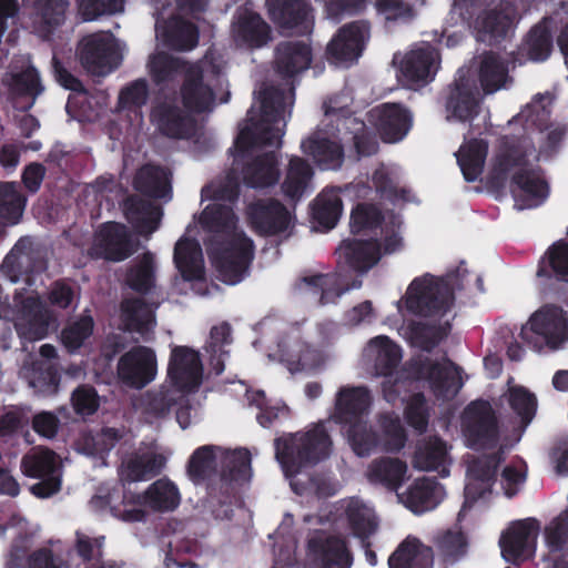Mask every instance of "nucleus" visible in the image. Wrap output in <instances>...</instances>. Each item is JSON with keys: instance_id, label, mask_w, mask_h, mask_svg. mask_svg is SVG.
<instances>
[{"instance_id": "f257e3e1", "label": "nucleus", "mask_w": 568, "mask_h": 568, "mask_svg": "<svg viewBox=\"0 0 568 568\" xmlns=\"http://www.w3.org/2000/svg\"><path fill=\"white\" fill-rule=\"evenodd\" d=\"M233 212L223 204H210L200 215V224L211 235L204 244L220 278L226 284L243 280L253 258L255 245L244 232L231 233Z\"/></svg>"}, {"instance_id": "f03ea898", "label": "nucleus", "mask_w": 568, "mask_h": 568, "mask_svg": "<svg viewBox=\"0 0 568 568\" xmlns=\"http://www.w3.org/2000/svg\"><path fill=\"white\" fill-rule=\"evenodd\" d=\"M286 99L285 90L278 85H265L260 90V116L255 115L253 108L248 110L250 124L240 130L234 141L235 159L257 146H281L284 132L275 124L284 120Z\"/></svg>"}, {"instance_id": "7ed1b4c3", "label": "nucleus", "mask_w": 568, "mask_h": 568, "mask_svg": "<svg viewBox=\"0 0 568 568\" xmlns=\"http://www.w3.org/2000/svg\"><path fill=\"white\" fill-rule=\"evenodd\" d=\"M275 458L285 476L293 477L304 467L313 466L329 456L332 440L326 428L284 434L275 438Z\"/></svg>"}, {"instance_id": "20e7f679", "label": "nucleus", "mask_w": 568, "mask_h": 568, "mask_svg": "<svg viewBox=\"0 0 568 568\" xmlns=\"http://www.w3.org/2000/svg\"><path fill=\"white\" fill-rule=\"evenodd\" d=\"M458 273L459 270L442 278L432 275L414 278L406 292V310L425 317L444 315L454 302L453 285Z\"/></svg>"}, {"instance_id": "39448f33", "label": "nucleus", "mask_w": 568, "mask_h": 568, "mask_svg": "<svg viewBox=\"0 0 568 568\" xmlns=\"http://www.w3.org/2000/svg\"><path fill=\"white\" fill-rule=\"evenodd\" d=\"M520 337L527 344L541 348H559L568 339L567 313L557 305L546 304L531 314L521 327Z\"/></svg>"}, {"instance_id": "423d86ee", "label": "nucleus", "mask_w": 568, "mask_h": 568, "mask_svg": "<svg viewBox=\"0 0 568 568\" xmlns=\"http://www.w3.org/2000/svg\"><path fill=\"white\" fill-rule=\"evenodd\" d=\"M535 153V145L529 139L516 135L501 136L487 179L488 185L496 190L504 189L509 173L515 169L517 171L529 168V158H538Z\"/></svg>"}, {"instance_id": "0eeeda50", "label": "nucleus", "mask_w": 568, "mask_h": 568, "mask_svg": "<svg viewBox=\"0 0 568 568\" xmlns=\"http://www.w3.org/2000/svg\"><path fill=\"white\" fill-rule=\"evenodd\" d=\"M14 327L27 341H40L48 336L53 315L36 292L16 291L13 295Z\"/></svg>"}, {"instance_id": "6e6552de", "label": "nucleus", "mask_w": 568, "mask_h": 568, "mask_svg": "<svg viewBox=\"0 0 568 568\" xmlns=\"http://www.w3.org/2000/svg\"><path fill=\"white\" fill-rule=\"evenodd\" d=\"M151 118L158 131L170 139L187 140L196 132L194 115L179 104L178 93L159 94Z\"/></svg>"}, {"instance_id": "1a4fd4ad", "label": "nucleus", "mask_w": 568, "mask_h": 568, "mask_svg": "<svg viewBox=\"0 0 568 568\" xmlns=\"http://www.w3.org/2000/svg\"><path fill=\"white\" fill-rule=\"evenodd\" d=\"M373 406V395L365 385L338 388L329 420L339 426H366Z\"/></svg>"}, {"instance_id": "9d476101", "label": "nucleus", "mask_w": 568, "mask_h": 568, "mask_svg": "<svg viewBox=\"0 0 568 568\" xmlns=\"http://www.w3.org/2000/svg\"><path fill=\"white\" fill-rule=\"evenodd\" d=\"M138 247L139 241L124 224L105 222L95 231L93 244L88 253L92 258L122 262L132 256Z\"/></svg>"}, {"instance_id": "9b49d317", "label": "nucleus", "mask_w": 568, "mask_h": 568, "mask_svg": "<svg viewBox=\"0 0 568 568\" xmlns=\"http://www.w3.org/2000/svg\"><path fill=\"white\" fill-rule=\"evenodd\" d=\"M371 38V23L355 20L345 23L326 45V58L335 64L349 65L363 54Z\"/></svg>"}, {"instance_id": "f8f14e48", "label": "nucleus", "mask_w": 568, "mask_h": 568, "mask_svg": "<svg viewBox=\"0 0 568 568\" xmlns=\"http://www.w3.org/2000/svg\"><path fill=\"white\" fill-rule=\"evenodd\" d=\"M407 428H346L348 444L358 457L377 452L398 453L407 443Z\"/></svg>"}, {"instance_id": "ddd939ff", "label": "nucleus", "mask_w": 568, "mask_h": 568, "mask_svg": "<svg viewBox=\"0 0 568 568\" xmlns=\"http://www.w3.org/2000/svg\"><path fill=\"white\" fill-rule=\"evenodd\" d=\"M78 57L88 73L104 77L120 64V54L112 38L104 33H91L81 39Z\"/></svg>"}, {"instance_id": "4468645a", "label": "nucleus", "mask_w": 568, "mask_h": 568, "mask_svg": "<svg viewBox=\"0 0 568 568\" xmlns=\"http://www.w3.org/2000/svg\"><path fill=\"white\" fill-rule=\"evenodd\" d=\"M246 220L254 233L261 236H276L292 226L288 209L274 197L257 199L246 206Z\"/></svg>"}, {"instance_id": "2eb2a0df", "label": "nucleus", "mask_w": 568, "mask_h": 568, "mask_svg": "<svg viewBox=\"0 0 568 568\" xmlns=\"http://www.w3.org/2000/svg\"><path fill=\"white\" fill-rule=\"evenodd\" d=\"M325 116L337 133L353 134V146L357 159L375 155L379 150L376 133L367 130L364 121L354 115L348 106L334 108L324 104Z\"/></svg>"}, {"instance_id": "dca6fc26", "label": "nucleus", "mask_w": 568, "mask_h": 568, "mask_svg": "<svg viewBox=\"0 0 568 568\" xmlns=\"http://www.w3.org/2000/svg\"><path fill=\"white\" fill-rule=\"evenodd\" d=\"M447 119L460 122L474 120L480 110V98L475 81L466 73H459L442 92Z\"/></svg>"}, {"instance_id": "f3484780", "label": "nucleus", "mask_w": 568, "mask_h": 568, "mask_svg": "<svg viewBox=\"0 0 568 568\" xmlns=\"http://www.w3.org/2000/svg\"><path fill=\"white\" fill-rule=\"evenodd\" d=\"M540 524L536 518L516 520L499 539L503 557L513 564L530 559L536 550Z\"/></svg>"}, {"instance_id": "a211bd4d", "label": "nucleus", "mask_w": 568, "mask_h": 568, "mask_svg": "<svg viewBox=\"0 0 568 568\" xmlns=\"http://www.w3.org/2000/svg\"><path fill=\"white\" fill-rule=\"evenodd\" d=\"M368 121L384 143H397L408 134L413 116L400 103L386 102L368 112Z\"/></svg>"}, {"instance_id": "6ab92c4d", "label": "nucleus", "mask_w": 568, "mask_h": 568, "mask_svg": "<svg viewBox=\"0 0 568 568\" xmlns=\"http://www.w3.org/2000/svg\"><path fill=\"white\" fill-rule=\"evenodd\" d=\"M203 376V367L199 352L187 346H174L168 365V377L171 384L182 393L195 392Z\"/></svg>"}, {"instance_id": "aec40b11", "label": "nucleus", "mask_w": 568, "mask_h": 568, "mask_svg": "<svg viewBox=\"0 0 568 568\" xmlns=\"http://www.w3.org/2000/svg\"><path fill=\"white\" fill-rule=\"evenodd\" d=\"M182 106L193 115L211 113L216 105V94L205 82L204 71L200 64H193L185 72L179 89Z\"/></svg>"}, {"instance_id": "412c9836", "label": "nucleus", "mask_w": 568, "mask_h": 568, "mask_svg": "<svg viewBox=\"0 0 568 568\" xmlns=\"http://www.w3.org/2000/svg\"><path fill=\"white\" fill-rule=\"evenodd\" d=\"M156 356L152 348L135 346L123 354L118 363V374L121 381L133 388H143L156 375Z\"/></svg>"}, {"instance_id": "4be33fe9", "label": "nucleus", "mask_w": 568, "mask_h": 568, "mask_svg": "<svg viewBox=\"0 0 568 568\" xmlns=\"http://www.w3.org/2000/svg\"><path fill=\"white\" fill-rule=\"evenodd\" d=\"M510 189L520 209L537 207L549 195V184L539 165L515 171L510 179Z\"/></svg>"}, {"instance_id": "5701e85b", "label": "nucleus", "mask_w": 568, "mask_h": 568, "mask_svg": "<svg viewBox=\"0 0 568 568\" xmlns=\"http://www.w3.org/2000/svg\"><path fill=\"white\" fill-rule=\"evenodd\" d=\"M439 62V51L427 43L406 53L399 70L408 84L425 85L434 80Z\"/></svg>"}, {"instance_id": "b1692460", "label": "nucleus", "mask_w": 568, "mask_h": 568, "mask_svg": "<svg viewBox=\"0 0 568 568\" xmlns=\"http://www.w3.org/2000/svg\"><path fill=\"white\" fill-rule=\"evenodd\" d=\"M450 447L437 435L423 437L417 440L412 458L415 469L423 471H437L442 477H447L453 459Z\"/></svg>"}, {"instance_id": "393cba45", "label": "nucleus", "mask_w": 568, "mask_h": 568, "mask_svg": "<svg viewBox=\"0 0 568 568\" xmlns=\"http://www.w3.org/2000/svg\"><path fill=\"white\" fill-rule=\"evenodd\" d=\"M335 254L338 264L343 262L348 268L365 273L379 262L382 247L377 240L346 239L341 242Z\"/></svg>"}, {"instance_id": "a878e982", "label": "nucleus", "mask_w": 568, "mask_h": 568, "mask_svg": "<svg viewBox=\"0 0 568 568\" xmlns=\"http://www.w3.org/2000/svg\"><path fill=\"white\" fill-rule=\"evenodd\" d=\"M508 428H462L466 447L480 454H507L519 440L513 439Z\"/></svg>"}, {"instance_id": "bb28decb", "label": "nucleus", "mask_w": 568, "mask_h": 568, "mask_svg": "<svg viewBox=\"0 0 568 568\" xmlns=\"http://www.w3.org/2000/svg\"><path fill=\"white\" fill-rule=\"evenodd\" d=\"M304 154L311 156L321 170H339L345 161L343 144L321 132H314L301 143Z\"/></svg>"}, {"instance_id": "cd10ccee", "label": "nucleus", "mask_w": 568, "mask_h": 568, "mask_svg": "<svg viewBox=\"0 0 568 568\" xmlns=\"http://www.w3.org/2000/svg\"><path fill=\"white\" fill-rule=\"evenodd\" d=\"M271 20L282 29H296L298 33L311 31V7L304 0H266Z\"/></svg>"}, {"instance_id": "c85d7f7f", "label": "nucleus", "mask_w": 568, "mask_h": 568, "mask_svg": "<svg viewBox=\"0 0 568 568\" xmlns=\"http://www.w3.org/2000/svg\"><path fill=\"white\" fill-rule=\"evenodd\" d=\"M126 503L132 507H149L155 511H172L181 501L178 487L169 479H158L144 493H132Z\"/></svg>"}, {"instance_id": "c756f323", "label": "nucleus", "mask_w": 568, "mask_h": 568, "mask_svg": "<svg viewBox=\"0 0 568 568\" xmlns=\"http://www.w3.org/2000/svg\"><path fill=\"white\" fill-rule=\"evenodd\" d=\"M444 497V488L436 478H416L398 498L414 514L434 509Z\"/></svg>"}, {"instance_id": "7c9ffc66", "label": "nucleus", "mask_w": 568, "mask_h": 568, "mask_svg": "<svg viewBox=\"0 0 568 568\" xmlns=\"http://www.w3.org/2000/svg\"><path fill=\"white\" fill-rule=\"evenodd\" d=\"M312 48L304 41H283L275 49V70L283 79H292L308 69Z\"/></svg>"}, {"instance_id": "2f4dec72", "label": "nucleus", "mask_w": 568, "mask_h": 568, "mask_svg": "<svg viewBox=\"0 0 568 568\" xmlns=\"http://www.w3.org/2000/svg\"><path fill=\"white\" fill-rule=\"evenodd\" d=\"M280 176L278 155L274 151L258 154L242 166L243 183L251 189L274 186Z\"/></svg>"}, {"instance_id": "473e14b6", "label": "nucleus", "mask_w": 568, "mask_h": 568, "mask_svg": "<svg viewBox=\"0 0 568 568\" xmlns=\"http://www.w3.org/2000/svg\"><path fill=\"white\" fill-rule=\"evenodd\" d=\"M433 547L410 535L388 557V568H433Z\"/></svg>"}, {"instance_id": "72a5a7b5", "label": "nucleus", "mask_w": 568, "mask_h": 568, "mask_svg": "<svg viewBox=\"0 0 568 568\" xmlns=\"http://www.w3.org/2000/svg\"><path fill=\"white\" fill-rule=\"evenodd\" d=\"M133 187L149 199H170L172 194L171 172L162 165L146 163L136 171Z\"/></svg>"}, {"instance_id": "f704fd0d", "label": "nucleus", "mask_w": 568, "mask_h": 568, "mask_svg": "<svg viewBox=\"0 0 568 568\" xmlns=\"http://www.w3.org/2000/svg\"><path fill=\"white\" fill-rule=\"evenodd\" d=\"M185 59L160 51L150 55L148 61L149 74L152 82L160 88V94L169 83L182 80L191 65Z\"/></svg>"}, {"instance_id": "c9c22d12", "label": "nucleus", "mask_w": 568, "mask_h": 568, "mask_svg": "<svg viewBox=\"0 0 568 568\" xmlns=\"http://www.w3.org/2000/svg\"><path fill=\"white\" fill-rule=\"evenodd\" d=\"M450 332V324H430L420 321H408L400 327V335L415 348L432 352Z\"/></svg>"}, {"instance_id": "e433bc0d", "label": "nucleus", "mask_w": 568, "mask_h": 568, "mask_svg": "<svg viewBox=\"0 0 568 568\" xmlns=\"http://www.w3.org/2000/svg\"><path fill=\"white\" fill-rule=\"evenodd\" d=\"M123 212L129 223L140 234L156 231L163 214L159 205L138 195H130L124 200Z\"/></svg>"}, {"instance_id": "4c0bfd02", "label": "nucleus", "mask_w": 568, "mask_h": 568, "mask_svg": "<svg viewBox=\"0 0 568 568\" xmlns=\"http://www.w3.org/2000/svg\"><path fill=\"white\" fill-rule=\"evenodd\" d=\"M130 490L111 489L105 495H94L90 504L97 510L109 509L111 515L124 523H139L145 520L148 513L140 507H132L126 503Z\"/></svg>"}, {"instance_id": "58836bf2", "label": "nucleus", "mask_w": 568, "mask_h": 568, "mask_svg": "<svg viewBox=\"0 0 568 568\" xmlns=\"http://www.w3.org/2000/svg\"><path fill=\"white\" fill-rule=\"evenodd\" d=\"M21 374L37 395L49 397L58 394L61 375L55 363L32 361L22 367Z\"/></svg>"}, {"instance_id": "ea45409f", "label": "nucleus", "mask_w": 568, "mask_h": 568, "mask_svg": "<svg viewBox=\"0 0 568 568\" xmlns=\"http://www.w3.org/2000/svg\"><path fill=\"white\" fill-rule=\"evenodd\" d=\"M31 242L27 237H21L6 255L2 267L7 270L13 282H17L23 274L29 281L30 274L41 272L45 268L42 260L34 258V252L30 247Z\"/></svg>"}, {"instance_id": "a19ab883", "label": "nucleus", "mask_w": 568, "mask_h": 568, "mask_svg": "<svg viewBox=\"0 0 568 568\" xmlns=\"http://www.w3.org/2000/svg\"><path fill=\"white\" fill-rule=\"evenodd\" d=\"M24 9L40 18L38 31L44 40H50L54 31L64 22L68 2L63 0H22Z\"/></svg>"}, {"instance_id": "79ce46f5", "label": "nucleus", "mask_w": 568, "mask_h": 568, "mask_svg": "<svg viewBox=\"0 0 568 568\" xmlns=\"http://www.w3.org/2000/svg\"><path fill=\"white\" fill-rule=\"evenodd\" d=\"M308 548L322 568H349L352 556L346 541L337 536L312 538Z\"/></svg>"}, {"instance_id": "37998d69", "label": "nucleus", "mask_w": 568, "mask_h": 568, "mask_svg": "<svg viewBox=\"0 0 568 568\" xmlns=\"http://www.w3.org/2000/svg\"><path fill=\"white\" fill-rule=\"evenodd\" d=\"M344 516L352 534L359 540L372 537L378 529V520L374 510L359 497L344 500Z\"/></svg>"}, {"instance_id": "c03bdc74", "label": "nucleus", "mask_w": 568, "mask_h": 568, "mask_svg": "<svg viewBox=\"0 0 568 568\" xmlns=\"http://www.w3.org/2000/svg\"><path fill=\"white\" fill-rule=\"evenodd\" d=\"M125 428H84L74 442L75 449L88 456L108 454L123 438Z\"/></svg>"}, {"instance_id": "a18cd8bd", "label": "nucleus", "mask_w": 568, "mask_h": 568, "mask_svg": "<svg viewBox=\"0 0 568 568\" xmlns=\"http://www.w3.org/2000/svg\"><path fill=\"white\" fill-rule=\"evenodd\" d=\"M173 260L184 280L196 281L203 278L202 248L196 240L185 236L181 237L175 243Z\"/></svg>"}, {"instance_id": "49530a36", "label": "nucleus", "mask_w": 568, "mask_h": 568, "mask_svg": "<svg viewBox=\"0 0 568 568\" xmlns=\"http://www.w3.org/2000/svg\"><path fill=\"white\" fill-rule=\"evenodd\" d=\"M505 398L509 408V420L514 426H529L536 417L538 399L527 387L515 385L508 388Z\"/></svg>"}, {"instance_id": "de8ad7c7", "label": "nucleus", "mask_w": 568, "mask_h": 568, "mask_svg": "<svg viewBox=\"0 0 568 568\" xmlns=\"http://www.w3.org/2000/svg\"><path fill=\"white\" fill-rule=\"evenodd\" d=\"M314 170L304 158L292 155L281 184L283 195L291 201H298L311 185Z\"/></svg>"}, {"instance_id": "09e8293b", "label": "nucleus", "mask_w": 568, "mask_h": 568, "mask_svg": "<svg viewBox=\"0 0 568 568\" xmlns=\"http://www.w3.org/2000/svg\"><path fill=\"white\" fill-rule=\"evenodd\" d=\"M407 474V464L399 458L379 457L374 459L367 469V478L390 491H397Z\"/></svg>"}, {"instance_id": "8fccbe9b", "label": "nucleus", "mask_w": 568, "mask_h": 568, "mask_svg": "<svg viewBox=\"0 0 568 568\" xmlns=\"http://www.w3.org/2000/svg\"><path fill=\"white\" fill-rule=\"evenodd\" d=\"M199 28L195 23L180 16H173L165 21L162 40L163 43L175 51H190L199 43Z\"/></svg>"}, {"instance_id": "3c124183", "label": "nucleus", "mask_w": 568, "mask_h": 568, "mask_svg": "<svg viewBox=\"0 0 568 568\" xmlns=\"http://www.w3.org/2000/svg\"><path fill=\"white\" fill-rule=\"evenodd\" d=\"M410 369L417 378L426 379L437 396H447L453 387L455 376L448 367L423 357L410 363Z\"/></svg>"}, {"instance_id": "603ef678", "label": "nucleus", "mask_w": 568, "mask_h": 568, "mask_svg": "<svg viewBox=\"0 0 568 568\" xmlns=\"http://www.w3.org/2000/svg\"><path fill=\"white\" fill-rule=\"evenodd\" d=\"M343 211V202L334 189L323 190L311 205L312 221L317 229L329 231L337 224Z\"/></svg>"}, {"instance_id": "864d4df0", "label": "nucleus", "mask_w": 568, "mask_h": 568, "mask_svg": "<svg viewBox=\"0 0 568 568\" xmlns=\"http://www.w3.org/2000/svg\"><path fill=\"white\" fill-rule=\"evenodd\" d=\"M478 80L485 94L497 92L511 82L508 63L494 52L485 53L479 64Z\"/></svg>"}, {"instance_id": "5fc2aeb1", "label": "nucleus", "mask_w": 568, "mask_h": 568, "mask_svg": "<svg viewBox=\"0 0 568 568\" xmlns=\"http://www.w3.org/2000/svg\"><path fill=\"white\" fill-rule=\"evenodd\" d=\"M233 32L236 39L252 48L266 44L271 38L270 26L258 13L248 10L239 14Z\"/></svg>"}, {"instance_id": "6e6d98bb", "label": "nucleus", "mask_w": 568, "mask_h": 568, "mask_svg": "<svg viewBox=\"0 0 568 568\" xmlns=\"http://www.w3.org/2000/svg\"><path fill=\"white\" fill-rule=\"evenodd\" d=\"M487 154L488 142L483 139H470L460 146L456 158L467 182L476 181L483 173Z\"/></svg>"}, {"instance_id": "4d7b16f0", "label": "nucleus", "mask_w": 568, "mask_h": 568, "mask_svg": "<svg viewBox=\"0 0 568 568\" xmlns=\"http://www.w3.org/2000/svg\"><path fill=\"white\" fill-rule=\"evenodd\" d=\"M432 542L446 562L459 560L468 550V538L460 526L437 531Z\"/></svg>"}, {"instance_id": "13d9d810", "label": "nucleus", "mask_w": 568, "mask_h": 568, "mask_svg": "<svg viewBox=\"0 0 568 568\" xmlns=\"http://www.w3.org/2000/svg\"><path fill=\"white\" fill-rule=\"evenodd\" d=\"M510 26V17L497 9L485 10L475 20L478 40L489 43L505 39Z\"/></svg>"}, {"instance_id": "bf43d9fd", "label": "nucleus", "mask_w": 568, "mask_h": 568, "mask_svg": "<svg viewBox=\"0 0 568 568\" xmlns=\"http://www.w3.org/2000/svg\"><path fill=\"white\" fill-rule=\"evenodd\" d=\"M26 204L27 197L14 182H0V225L18 224Z\"/></svg>"}, {"instance_id": "052dcab7", "label": "nucleus", "mask_w": 568, "mask_h": 568, "mask_svg": "<svg viewBox=\"0 0 568 568\" xmlns=\"http://www.w3.org/2000/svg\"><path fill=\"white\" fill-rule=\"evenodd\" d=\"M246 398L251 406L258 408L256 419L261 426L291 420L290 407L283 402L267 399L263 390L246 392Z\"/></svg>"}, {"instance_id": "680f3d73", "label": "nucleus", "mask_w": 568, "mask_h": 568, "mask_svg": "<svg viewBox=\"0 0 568 568\" xmlns=\"http://www.w3.org/2000/svg\"><path fill=\"white\" fill-rule=\"evenodd\" d=\"M251 453L246 448H237L223 457L220 480L222 486L231 483H246L252 476Z\"/></svg>"}, {"instance_id": "e2e57ef3", "label": "nucleus", "mask_w": 568, "mask_h": 568, "mask_svg": "<svg viewBox=\"0 0 568 568\" xmlns=\"http://www.w3.org/2000/svg\"><path fill=\"white\" fill-rule=\"evenodd\" d=\"M165 458L160 454L144 453L130 458L122 470V479L129 483L146 480L159 475Z\"/></svg>"}, {"instance_id": "0e129e2a", "label": "nucleus", "mask_w": 568, "mask_h": 568, "mask_svg": "<svg viewBox=\"0 0 568 568\" xmlns=\"http://www.w3.org/2000/svg\"><path fill=\"white\" fill-rule=\"evenodd\" d=\"M121 316L126 327L138 333L148 332L155 323L154 311L142 297L122 301Z\"/></svg>"}, {"instance_id": "69168bd1", "label": "nucleus", "mask_w": 568, "mask_h": 568, "mask_svg": "<svg viewBox=\"0 0 568 568\" xmlns=\"http://www.w3.org/2000/svg\"><path fill=\"white\" fill-rule=\"evenodd\" d=\"M537 276L568 282V242L558 241L547 250L539 261Z\"/></svg>"}, {"instance_id": "338daca9", "label": "nucleus", "mask_w": 568, "mask_h": 568, "mask_svg": "<svg viewBox=\"0 0 568 568\" xmlns=\"http://www.w3.org/2000/svg\"><path fill=\"white\" fill-rule=\"evenodd\" d=\"M125 284L139 294H148L155 286L154 255L145 252L125 273Z\"/></svg>"}, {"instance_id": "774afa93", "label": "nucleus", "mask_w": 568, "mask_h": 568, "mask_svg": "<svg viewBox=\"0 0 568 568\" xmlns=\"http://www.w3.org/2000/svg\"><path fill=\"white\" fill-rule=\"evenodd\" d=\"M552 34L545 24L532 27L519 47V53L534 62L547 60L552 51Z\"/></svg>"}]
</instances>
